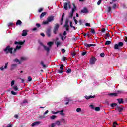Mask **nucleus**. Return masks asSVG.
Returning a JSON list of instances; mask_svg holds the SVG:
<instances>
[{
	"label": "nucleus",
	"mask_w": 127,
	"mask_h": 127,
	"mask_svg": "<svg viewBox=\"0 0 127 127\" xmlns=\"http://www.w3.org/2000/svg\"><path fill=\"white\" fill-rule=\"evenodd\" d=\"M52 114H53L54 115H55L56 114H59V112L57 111V112H54V111H52Z\"/></svg>",
	"instance_id": "53"
},
{
	"label": "nucleus",
	"mask_w": 127,
	"mask_h": 127,
	"mask_svg": "<svg viewBox=\"0 0 127 127\" xmlns=\"http://www.w3.org/2000/svg\"><path fill=\"white\" fill-rule=\"evenodd\" d=\"M119 45L118 44H116L115 45H114V49H119Z\"/></svg>",
	"instance_id": "34"
},
{
	"label": "nucleus",
	"mask_w": 127,
	"mask_h": 127,
	"mask_svg": "<svg viewBox=\"0 0 127 127\" xmlns=\"http://www.w3.org/2000/svg\"><path fill=\"white\" fill-rule=\"evenodd\" d=\"M117 109L120 113H121L123 111V108L122 107H118Z\"/></svg>",
	"instance_id": "31"
},
{
	"label": "nucleus",
	"mask_w": 127,
	"mask_h": 127,
	"mask_svg": "<svg viewBox=\"0 0 127 127\" xmlns=\"http://www.w3.org/2000/svg\"><path fill=\"white\" fill-rule=\"evenodd\" d=\"M86 54H87V52H83L82 53V56H84V55H86Z\"/></svg>",
	"instance_id": "56"
},
{
	"label": "nucleus",
	"mask_w": 127,
	"mask_h": 127,
	"mask_svg": "<svg viewBox=\"0 0 127 127\" xmlns=\"http://www.w3.org/2000/svg\"><path fill=\"white\" fill-rule=\"evenodd\" d=\"M101 2H102V0H99V1L97 2V5H100Z\"/></svg>",
	"instance_id": "51"
},
{
	"label": "nucleus",
	"mask_w": 127,
	"mask_h": 127,
	"mask_svg": "<svg viewBox=\"0 0 127 127\" xmlns=\"http://www.w3.org/2000/svg\"><path fill=\"white\" fill-rule=\"evenodd\" d=\"M85 25L86 26H88V27L91 26V24L90 23H85Z\"/></svg>",
	"instance_id": "59"
},
{
	"label": "nucleus",
	"mask_w": 127,
	"mask_h": 127,
	"mask_svg": "<svg viewBox=\"0 0 127 127\" xmlns=\"http://www.w3.org/2000/svg\"><path fill=\"white\" fill-rule=\"evenodd\" d=\"M66 52V50L64 49H62V53H65V52Z\"/></svg>",
	"instance_id": "58"
},
{
	"label": "nucleus",
	"mask_w": 127,
	"mask_h": 127,
	"mask_svg": "<svg viewBox=\"0 0 127 127\" xmlns=\"http://www.w3.org/2000/svg\"><path fill=\"white\" fill-rule=\"evenodd\" d=\"M56 44H57V47H58V46H59V45H60V44H61V42L58 41V42H57Z\"/></svg>",
	"instance_id": "48"
},
{
	"label": "nucleus",
	"mask_w": 127,
	"mask_h": 127,
	"mask_svg": "<svg viewBox=\"0 0 127 127\" xmlns=\"http://www.w3.org/2000/svg\"><path fill=\"white\" fill-rule=\"evenodd\" d=\"M95 111H96L97 112H99V111H100L101 108L99 107H95Z\"/></svg>",
	"instance_id": "35"
},
{
	"label": "nucleus",
	"mask_w": 127,
	"mask_h": 127,
	"mask_svg": "<svg viewBox=\"0 0 127 127\" xmlns=\"http://www.w3.org/2000/svg\"><path fill=\"white\" fill-rule=\"evenodd\" d=\"M110 44H111L110 41H107L105 43V45H110Z\"/></svg>",
	"instance_id": "37"
},
{
	"label": "nucleus",
	"mask_w": 127,
	"mask_h": 127,
	"mask_svg": "<svg viewBox=\"0 0 127 127\" xmlns=\"http://www.w3.org/2000/svg\"><path fill=\"white\" fill-rule=\"evenodd\" d=\"M106 36V38H107V37H110L111 36L110 35V34L107 33Z\"/></svg>",
	"instance_id": "60"
},
{
	"label": "nucleus",
	"mask_w": 127,
	"mask_h": 127,
	"mask_svg": "<svg viewBox=\"0 0 127 127\" xmlns=\"http://www.w3.org/2000/svg\"><path fill=\"white\" fill-rule=\"evenodd\" d=\"M46 15V12L42 13L41 15H40V18H42V17H44V16Z\"/></svg>",
	"instance_id": "28"
},
{
	"label": "nucleus",
	"mask_w": 127,
	"mask_h": 127,
	"mask_svg": "<svg viewBox=\"0 0 127 127\" xmlns=\"http://www.w3.org/2000/svg\"><path fill=\"white\" fill-rule=\"evenodd\" d=\"M22 23V22H21V21H20V20H18L17 22L16 23V25H20Z\"/></svg>",
	"instance_id": "22"
},
{
	"label": "nucleus",
	"mask_w": 127,
	"mask_h": 127,
	"mask_svg": "<svg viewBox=\"0 0 127 127\" xmlns=\"http://www.w3.org/2000/svg\"><path fill=\"white\" fill-rule=\"evenodd\" d=\"M28 81H29V82H31V81H32V78H31V77L29 76L28 77Z\"/></svg>",
	"instance_id": "45"
},
{
	"label": "nucleus",
	"mask_w": 127,
	"mask_h": 127,
	"mask_svg": "<svg viewBox=\"0 0 127 127\" xmlns=\"http://www.w3.org/2000/svg\"><path fill=\"white\" fill-rule=\"evenodd\" d=\"M43 47H44L45 50L47 51V52H49V51L50 50V48L46 46L45 45H43Z\"/></svg>",
	"instance_id": "15"
},
{
	"label": "nucleus",
	"mask_w": 127,
	"mask_h": 127,
	"mask_svg": "<svg viewBox=\"0 0 127 127\" xmlns=\"http://www.w3.org/2000/svg\"><path fill=\"white\" fill-rule=\"evenodd\" d=\"M46 34L48 37H50L51 36V30L50 29H48L46 31Z\"/></svg>",
	"instance_id": "8"
},
{
	"label": "nucleus",
	"mask_w": 127,
	"mask_h": 127,
	"mask_svg": "<svg viewBox=\"0 0 127 127\" xmlns=\"http://www.w3.org/2000/svg\"><path fill=\"white\" fill-rule=\"evenodd\" d=\"M64 68V65L63 64H62L60 67V70H58V72L60 73V74H62V73H63Z\"/></svg>",
	"instance_id": "7"
},
{
	"label": "nucleus",
	"mask_w": 127,
	"mask_h": 127,
	"mask_svg": "<svg viewBox=\"0 0 127 127\" xmlns=\"http://www.w3.org/2000/svg\"><path fill=\"white\" fill-rule=\"evenodd\" d=\"M117 101H118L119 104H122V103H123V99H118Z\"/></svg>",
	"instance_id": "26"
},
{
	"label": "nucleus",
	"mask_w": 127,
	"mask_h": 127,
	"mask_svg": "<svg viewBox=\"0 0 127 127\" xmlns=\"http://www.w3.org/2000/svg\"><path fill=\"white\" fill-rule=\"evenodd\" d=\"M21 60L22 61L23 60H25V57H21Z\"/></svg>",
	"instance_id": "62"
},
{
	"label": "nucleus",
	"mask_w": 127,
	"mask_h": 127,
	"mask_svg": "<svg viewBox=\"0 0 127 127\" xmlns=\"http://www.w3.org/2000/svg\"><path fill=\"white\" fill-rule=\"evenodd\" d=\"M91 32L92 34H95V30L94 29H91Z\"/></svg>",
	"instance_id": "52"
},
{
	"label": "nucleus",
	"mask_w": 127,
	"mask_h": 127,
	"mask_svg": "<svg viewBox=\"0 0 127 127\" xmlns=\"http://www.w3.org/2000/svg\"><path fill=\"white\" fill-rule=\"evenodd\" d=\"M96 60H97V59H96V58H95L94 57H92L90 60V63L91 65H94L95 64V62H96Z\"/></svg>",
	"instance_id": "5"
},
{
	"label": "nucleus",
	"mask_w": 127,
	"mask_h": 127,
	"mask_svg": "<svg viewBox=\"0 0 127 127\" xmlns=\"http://www.w3.org/2000/svg\"><path fill=\"white\" fill-rule=\"evenodd\" d=\"M55 125L57 126H60V125H61V122L60 121V120H57L55 122Z\"/></svg>",
	"instance_id": "20"
},
{
	"label": "nucleus",
	"mask_w": 127,
	"mask_h": 127,
	"mask_svg": "<svg viewBox=\"0 0 127 127\" xmlns=\"http://www.w3.org/2000/svg\"><path fill=\"white\" fill-rule=\"evenodd\" d=\"M64 100L65 101H67L68 102H70V101H71L70 98H68L67 97H65Z\"/></svg>",
	"instance_id": "42"
},
{
	"label": "nucleus",
	"mask_w": 127,
	"mask_h": 127,
	"mask_svg": "<svg viewBox=\"0 0 127 127\" xmlns=\"http://www.w3.org/2000/svg\"><path fill=\"white\" fill-rule=\"evenodd\" d=\"M85 46H86V47H87V48H89V47H91V46H96V45L95 44H87L85 43L84 44Z\"/></svg>",
	"instance_id": "12"
},
{
	"label": "nucleus",
	"mask_w": 127,
	"mask_h": 127,
	"mask_svg": "<svg viewBox=\"0 0 127 127\" xmlns=\"http://www.w3.org/2000/svg\"><path fill=\"white\" fill-rule=\"evenodd\" d=\"M66 58L65 57H64L63 58H62V60L63 61H66Z\"/></svg>",
	"instance_id": "63"
},
{
	"label": "nucleus",
	"mask_w": 127,
	"mask_h": 127,
	"mask_svg": "<svg viewBox=\"0 0 127 127\" xmlns=\"http://www.w3.org/2000/svg\"><path fill=\"white\" fill-rule=\"evenodd\" d=\"M20 48H21V46H17L16 47V48L14 49V51H16V50H17L18 49H20Z\"/></svg>",
	"instance_id": "27"
},
{
	"label": "nucleus",
	"mask_w": 127,
	"mask_h": 127,
	"mask_svg": "<svg viewBox=\"0 0 127 127\" xmlns=\"http://www.w3.org/2000/svg\"><path fill=\"white\" fill-rule=\"evenodd\" d=\"M111 10H112V8L111 7H108L107 9L108 12H110Z\"/></svg>",
	"instance_id": "44"
},
{
	"label": "nucleus",
	"mask_w": 127,
	"mask_h": 127,
	"mask_svg": "<svg viewBox=\"0 0 127 127\" xmlns=\"http://www.w3.org/2000/svg\"><path fill=\"white\" fill-rule=\"evenodd\" d=\"M113 8L114 9H115V8H117V4H113Z\"/></svg>",
	"instance_id": "54"
},
{
	"label": "nucleus",
	"mask_w": 127,
	"mask_h": 127,
	"mask_svg": "<svg viewBox=\"0 0 127 127\" xmlns=\"http://www.w3.org/2000/svg\"><path fill=\"white\" fill-rule=\"evenodd\" d=\"M36 26H37V27L39 28V27H40V24L37 23L36 24Z\"/></svg>",
	"instance_id": "64"
},
{
	"label": "nucleus",
	"mask_w": 127,
	"mask_h": 127,
	"mask_svg": "<svg viewBox=\"0 0 127 127\" xmlns=\"http://www.w3.org/2000/svg\"><path fill=\"white\" fill-rule=\"evenodd\" d=\"M28 101H27V100L25 99L23 101L22 103H21V105L22 106H24V104H28Z\"/></svg>",
	"instance_id": "21"
},
{
	"label": "nucleus",
	"mask_w": 127,
	"mask_h": 127,
	"mask_svg": "<svg viewBox=\"0 0 127 127\" xmlns=\"http://www.w3.org/2000/svg\"><path fill=\"white\" fill-rule=\"evenodd\" d=\"M11 93L12 95H16L17 94V93L14 92V91L13 90H12L11 91Z\"/></svg>",
	"instance_id": "43"
},
{
	"label": "nucleus",
	"mask_w": 127,
	"mask_h": 127,
	"mask_svg": "<svg viewBox=\"0 0 127 127\" xmlns=\"http://www.w3.org/2000/svg\"><path fill=\"white\" fill-rule=\"evenodd\" d=\"M12 88L14 90V91H17L18 90V88H17V86H12Z\"/></svg>",
	"instance_id": "30"
},
{
	"label": "nucleus",
	"mask_w": 127,
	"mask_h": 127,
	"mask_svg": "<svg viewBox=\"0 0 127 127\" xmlns=\"http://www.w3.org/2000/svg\"><path fill=\"white\" fill-rule=\"evenodd\" d=\"M40 119H45V116L44 115H42L41 116L39 117Z\"/></svg>",
	"instance_id": "55"
},
{
	"label": "nucleus",
	"mask_w": 127,
	"mask_h": 127,
	"mask_svg": "<svg viewBox=\"0 0 127 127\" xmlns=\"http://www.w3.org/2000/svg\"><path fill=\"white\" fill-rule=\"evenodd\" d=\"M69 27V19H67L65 20V23L64 24V27Z\"/></svg>",
	"instance_id": "16"
},
{
	"label": "nucleus",
	"mask_w": 127,
	"mask_h": 127,
	"mask_svg": "<svg viewBox=\"0 0 127 127\" xmlns=\"http://www.w3.org/2000/svg\"><path fill=\"white\" fill-rule=\"evenodd\" d=\"M53 20H54V17L53 16H49L47 18V21L43 22V24H48L49 22H51Z\"/></svg>",
	"instance_id": "2"
},
{
	"label": "nucleus",
	"mask_w": 127,
	"mask_h": 127,
	"mask_svg": "<svg viewBox=\"0 0 127 127\" xmlns=\"http://www.w3.org/2000/svg\"><path fill=\"white\" fill-rule=\"evenodd\" d=\"M14 61H15V62H19V63H20V62L19 61V60H18V59H15L14 60Z\"/></svg>",
	"instance_id": "47"
},
{
	"label": "nucleus",
	"mask_w": 127,
	"mask_h": 127,
	"mask_svg": "<svg viewBox=\"0 0 127 127\" xmlns=\"http://www.w3.org/2000/svg\"><path fill=\"white\" fill-rule=\"evenodd\" d=\"M90 107L91 108V109H95V106L93 105H90Z\"/></svg>",
	"instance_id": "61"
},
{
	"label": "nucleus",
	"mask_w": 127,
	"mask_h": 127,
	"mask_svg": "<svg viewBox=\"0 0 127 127\" xmlns=\"http://www.w3.org/2000/svg\"><path fill=\"white\" fill-rule=\"evenodd\" d=\"M41 124V121H37L33 123L31 125L32 127H34V126H37V125H39Z\"/></svg>",
	"instance_id": "10"
},
{
	"label": "nucleus",
	"mask_w": 127,
	"mask_h": 127,
	"mask_svg": "<svg viewBox=\"0 0 127 127\" xmlns=\"http://www.w3.org/2000/svg\"><path fill=\"white\" fill-rule=\"evenodd\" d=\"M95 96L94 95L93 96L92 95H90L89 96H85V99H86V100H89V99H92V98H95Z\"/></svg>",
	"instance_id": "17"
},
{
	"label": "nucleus",
	"mask_w": 127,
	"mask_h": 127,
	"mask_svg": "<svg viewBox=\"0 0 127 127\" xmlns=\"http://www.w3.org/2000/svg\"><path fill=\"white\" fill-rule=\"evenodd\" d=\"M40 65L42 66L43 68H46V66L45 65V64H44V63L42 61H41Z\"/></svg>",
	"instance_id": "23"
},
{
	"label": "nucleus",
	"mask_w": 127,
	"mask_h": 127,
	"mask_svg": "<svg viewBox=\"0 0 127 127\" xmlns=\"http://www.w3.org/2000/svg\"><path fill=\"white\" fill-rule=\"evenodd\" d=\"M17 66V64H13L11 65V70H14V68H16V66Z\"/></svg>",
	"instance_id": "13"
},
{
	"label": "nucleus",
	"mask_w": 127,
	"mask_h": 127,
	"mask_svg": "<svg viewBox=\"0 0 127 127\" xmlns=\"http://www.w3.org/2000/svg\"><path fill=\"white\" fill-rule=\"evenodd\" d=\"M71 72H72V70L70 68L68 69L66 71V73H67V74H70Z\"/></svg>",
	"instance_id": "40"
},
{
	"label": "nucleus",
	"mask_w": 127,
	"mask_h": 127,
	"mask_svg": "<svg viewBox=\"0 0 127 127\" xmlns=\"http://www.w3.org/2000/svg\"><path fill=\"white\" fill-rule=\"evenodd\" d=\"M64 9L65 10H68V6L69 9H71V3L70 2H68L67 3H64Z\"/></svg>",
	"instance_id": "3"
},
{
	"label": "nucleus",
	"mask_w": 127,
	"mask_h": 127,
	"mask_svg": "<svg viewBox=\"0 0 127 127\" xmlns=\"http://www.w3.org/2000/svg\"><path fill=\"white\" fill-rule=\"evenodd\" d=\"M72 5L73 6V8L72 9V11L70 14V16L71 18L73 17V14H74V12H75V11L77 10V7H76L75 4H72Z\"/></svg>",
	"instance_id": "4"
},
{
	"label": "nucleus",
	"mask_w": 127,
	"mask_h": 127,
	"mask_svg": "<svg viewBox=\"0 0 127 127\" xmlns=\"http://www.w3.org/2000/svg\"><path fill=\"white\" fill-rule=\"evenodd\" d=\"M64 16H65V13H64L62 15V18H61V25H62V24H63V20H64Z\"/></svg>",
	"instance_id": "18"
},
{
	"label": "nucleus",
	"mask_w": 127,
	"mask_h": 127,
	"mask_svg": "<svg viewBox=\"0 0 127 127\" xmlns=\"http://www.w3.org/2000/svg\"><path fill=\"white\" fill-rule=\"evenodd\" d=\"M73 20L75 23V24H78V20L76 19V17H73Z\"/></svg>",
	"instance_id": "36"
},
{
	"label": "nucleus",
	"mask_w": 127,
	"mask_h": 127,
	"mask_svg": "<svg viewBox=\"0 0 127 127\" xmlns=\"http://www.w3.org/2000/svg\"><path fill=\"white\" fill-rule=\"evenodd\" d=\"M100 56L101 57H104V56H105V54L104 53H102L100 54Z\"/></svg>",
	"instance_id": "57"
},
{
	"label": "nucleus",
	"mask_w": 127,
	"mask_h": 127,
	"mask_svg": "<svg viewBox=\"0 0 127 127\" xmlns=\"http://www.w3.org/2000/svg\"><path fill=\"white\" fill-rule=\"evenodd\" d=\"M24 43V42H15V44H19L20 45H22Z\"/></svg>",
	"instance_id": "24"
},
{
	"label": "nucleus",
	"mask_w": 127,
	"mask_h": 127,
	"mask_svg": "<svg viewBox=\"0 0 127 127\" xmlns=\"http://www.w3.org/2000/svg\"><path fill=\"white\" fill-rule=\"evenodd\" d=\"M61 123H62L63 124H66L67 123V120H65L64 118H62L60 120Z\"/></svg>",
	"instance_id": "14"
},
{
	"label": "nucleus",
	"mask_w": 127,
	"mask_h": 127,
	"mask_svg": "<svg viewBox=\"0 0 127 127\" xmlns=\"http://www.w3.org/2000/svg\"><path fill=\"white\" fill-rule=\"evenodd\" d=\"M55 118H56V116H55V115H53L50 117L51 120H54V119H55Z\"/></svg>",
	"instance_id": "41"
},
{
	"label": "nucleus",
	"mask_w": 127,
	"mask_h": 127,
	"mask_svg": "<svg viewBox=\"0 0 127 127\" xmlns=\"http://www.w3.org/2000/svg\"><path fill=\"white\" fill-rule=\"evenodd\" d=\"M13 48L10 47V46H7L5 49H3V51L6 54H8V53H10L12 54V50Z\"/></svg>",
	"instance_id": "1"
},
{
	"label": "nucleus",
	"mask_w": 127,
	"mask_h": 127,
	"mask_svg": "<svg viewBox=\"0 0 127 127\" xmlns=\"http://www.w3.org/2000/svg\"><path fill=\"white\" fill-rule=\"evenodd\" d=\"M115 106H117V104L116 103H112L111 104V107L112 108H114Z\"/></svg>",
	"instance_id": "46"
},
{
	"label": "nucleus",
	"mask_w": 127,
	"mask_h": 127,
	"mask_svg": "<svg viewBox=\"0 0 127 127\" xmlns=\"http://www.w3.org/2000/svg\"><path fill=\"white\" fill-rule=\"evenodd\" d=\"M110 96H118V93H110Z\"/></svg>",
	"instance_id": "38"
},
{
	"label": "nucleus",
	"mask_w": 127,
	"mask_h": 127,
	"mask_svg": "<svg viewBox=\"0 0 127 127\" xmlns=\"http://www.w3.org/2000/svg\"><path fill=\"white\" fill-rule=\"evenodd\" d=\"M13 85H14V80H12L11 82V87H13Z\"/></svg>",
	"instance_id": "50"
},
{
	"label": "nucleus",
	"mask_w": 127,
	"mask_h": 127,
	"mask_svg": "<svg viewBox=\"0 0 127 127\" xmlns=\"http://www.w3.org/2000/svg\"><path fill=\"white\" fill-rule=\"evenodd\" d=\"M22 35L23 36H26V35H27V31H26V30H23Z\"/></svg>",
	"instance_id": "19"
},
{
	"label": "nucleus",
	"mask_w": 127,
	"mask_h": 127,
	"mask_svg": "<svg viewBox=\"0 0 127 127\" xmlns=\"http://www.w3.org/2000/svg\"><path fill=\"white\" fill-rule=\"evenodd\" d=\"M123 45H124V43L122 42H120L119 43H118V46H119V47H122V46H123Z\"/></svg>",
	"instance_id": "33"
},
{
	"label": "nucleus",
	"mask_w": 127,
	"mask_h": 127,
	"mask_svg": "<svg viewBox=\"0 0 127 127\" xmlns=\"http://www.w3.org/2000/svg\"><path fill=\"white\" fill-rule=\"evenodd\" d=\"M81 111H82V109H81V108H78L77 109H76V112L77 113H80Z\"/></svg>",
	"instance_id": "39"
},
{
	"label": "nucleus",
	"mask_w": 127,
	"mask_h": 127,
	"mask_svg": "<svg viewBox=\"0 0 127 127\" xmlns=\"http://www.w3.org/2000/svg\"><path fill=\"white\" fill-rule=\"evenodd\" d=\"M56 124L55 123H52L49 126V127H55Z\"/></svg>",
	"instance_id": "29"
},
{
	"label": "nucleus",
	"mask_w": 127,
	"mask_h": 127,
	"mask_svg": "<svg viewBox=\"0 0 127 127\" xmlns=\"http://www.w3.org/2000/svg\"><path fill=\"white\" fill-rule=\"evenodd\" d=\"M58 112H59V113L60 115H61V116H64L65 115L64 114V112H64V111H63V110H61V111H58Z\"/></svg>",
	"instance_id": "32"
},
{
	"label": "nucleus",
	"mask_w": 127,
	"mask_h": 127,
	"mask_svg": "<svg viewBox=\"0 0 127 127\" xmlns=\"http://www.w3.org/2000/svg\"><path fill=\"white\" fill-rule=\"evenodd\" d=\"M88 9L86 8H84L82 10H81V13H88Z\"/></svg>",
	"instance_id": "11"
},
{
	"label": "nucleus",
	"mask_w": 127,
	"mask_h": 127,
	"mask_svg": "<svg viewBox=\"0 0 127 127\" xmlns=\"http://www.w3.org/2000/svg\"><path fill=\"white\" fill-rule=\"evenodd\" d=\"M8 65V63H5V66L3 67V66L0 67V70H1V71H3L4 69H7V65Z\"/></svg>",
	"instance_id": "9"
},
{
	"label": "nucleus",
	"mask_w": 127,
	"mask_h": 127,
	"mask_svg": "<svg viewBox=\"0 0 127 127\" xmlns=\"http://www.w3.org/2000/svg\"><path fill=\"white\" fill-rule=\"evenodd\" d=\"M59 28V24H56L55 26L54 29V33L55 34H56L57 33V31H58V29Z\"/></svg>",
	"instance_id": "6"
},
{
	"label": "nucleus",
	"mask_w": 127,
	"mask_h": 127,
	"mask_svg": "<svg viewBox=\"0 0 127 127\" xmlns=\"http://www.w3.org/2000/svg\"><path fill=\"white\" fill-rule=\"evenodd\" d=\"M117 125H118V123H117L116 122H115L113 123V127H115L117 126Z\"/></svg>",
	"instance_id": "49"
},
{
	"label": "nucleus",
	"mask_w": 127,
	"mask_h": 127,
	"mask_svg": "<svg viewBox=\"0 0 127 127\" xmlns=\"http://www.w3.org/2000/svg\"><path fill=\"white\" fill-rule=\"evenodd\" d=\"M47 45H48V46H49L50 47H51V46H52V45H53V42H48Z\"/></svg>",
	"instance_id": "25"
}]
</instances>
